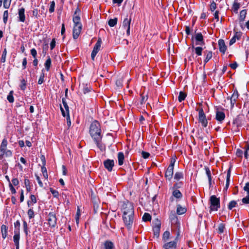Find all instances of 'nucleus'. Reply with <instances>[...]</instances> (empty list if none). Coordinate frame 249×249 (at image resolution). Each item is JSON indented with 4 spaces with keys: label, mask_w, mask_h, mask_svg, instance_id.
<instances>
[{
    "label": "nucleus",
    "mask_w": 249,
    "mask_h": 249,
    "mask_svg": "<svg viewBox=\"0 0 249 249\" xmlns=\"http://www.w3.org/2000/svg\"><path fill=\"white\" fill-rule=\"evenodd\" d=\"M89 134L93 139L101 137V129L98 121L95 120L92 122L89 127Z\"/></svg>",
    "instance_id": "nucleus-1"
},
{
    "label": "nucleus",
    "mask_w": 249,
    "mask_h": 249,
    "mask_svg": "<svg viewBox=\"0 0 249 249\" xmlns=\"http://www.w3.org/2000/svg\"><path fill=\"white\" fill-rule=\"evenodd\" d=\"M210 213H211L212 211H216L220 207V199L219 198H217L214 195H213L210 197Z\"/></svg>",
    "instance_id": "nucleus-2"
},
{
    "label": "nucleus",
    "mask_w": 249,
    "mask_h": 249,
    "mask_svg": "<svg viewBox=\"0 0 249 249\" xmlns=\"http://www.w3.org/2000/svg\"><path fill=\"white\" fill-rule=\"evenodd\" d=\"M123 214H134V207L133 204L128 201L124 202L123 206Z\"/></svg>",
    "instance_id": "nucleus-3"
},
{
    "label": "nucleus",
    "mask_w": 249,
    "mask_h": 249,
    "mask_svg": "<svg viewBox=\"0 0 249 249\" xmlns=\"http://www.w3.org/2000/svg\"><path fill=\"white\" fill-rule=\"evenodd\" d=\"M123 219L124 224L128 229L131 228L134 220V214L124 215Z\"/></svg>",
    "instance_id": "nucleus-4"
},
{
    "label": "nucleus",
    "mask_w": 249,
    "mask_h": 249,
    "mask_svg": "<svg viewBox=\"0 0 249 249\" xmlns=\"http://www.w3.org/2000/svg\"><path fill=\"white\" fill-rule=\"evenodd\" d=\"M194 36V45H203L205 44L204 40L202 34L201 33H196Z\"/></svg>",
    "instance_id": "nucleus-5"
},
{
    "label": "nucleus",
    "mask_w": 249,
    "mask_h": 249,
    "mask_svg": "<svg viewBox=\"0 0 249 249\" xmlns=\"http://www.w3.org/2000/svg\"><path fill=\"white\" fill-rule=\"evenodd\" d=\"M198 121L203 127H206L207 126L208 121L202 108L198 110Z\"/></svg>",
    "instance_id": "nucleus-6"
},
{
    "label": "nucleus",
    "mask_w": 249,
    "mask_h": 249,
    "mask_svg": "<svg viewBox=\"0 0 249 249\" xmlns=\"http://www.w3.org/2000/svg\"><path fill=\"white\" fill-rule=\"evenodd\" d=\"M47 220L51 227L54 228L55 227L57 219L55 213L53 212L49 213Z\"/></svg>",
    "instance_id": "nucleus-7"
},
{
    "label": "nucleus",
    "mask_w": 249,
    "mask_h": 249,
    "mask_svg": "<svg viewBox=\"0 0 249 249\" xmlns=\"http://www.w3.org/2000/svg\"><path fill=\"white\" fill-rule=\"evenodd\" d=\"M127 16L126 18H125L123 21V27L126 30V35L127 36L130 35V24L131 22V18L130 17L129 18H127Z\"/></svg>",
    "instance_id": "nucleus-8"
},
{
    "label": "nucleus",
    "mask_w": 249,
    "mask_h": 249,
    "mask_svg": "<svg viewBox=\"0 0 249 249\" xmlns=\"http://www.w3.org/2000/svg\"><path fill=\"white\" fill-rule=\"evenodd\" d=\"M82 28V25H74L72 32V36L73 39H76L79 36Z\"/></svg>",
    "instance_id": "nucleus-9"
},
{
    "label": "nucleus",
    "mask_w": 249,
    "mask_h": 249,
    "mask_svg": "<svg viewBox=\"0 0 249 249\" xmlns=\"http://www.w3.org/2000/svg\"><path fill=\"white\" fill-rule=\"evenodd\" d=\"M104 165L108 172H111L114 166V161L113 160L107 159L104 161Z\"/></svg>",
    "instance_id": "nucleus-10"
},
{
    "label": "nucleus",
    "mask_w": 249,
    "mask_h": 249,
    "mask_svg": "<svg viewBox=\"0 0 249 249\" xmlns=\"http://www.w3.org/2000/svg\"><path fill=\"white\" fill-rule=\"evenodd\" d=\"M192 49L193 50V52L195 51V53L196 54L197 56H200L202 55L203 48L201 47H195L194 45V36H192Z\"/></svg>",
    "instance_id": "nucleus-11"
},
{
    "label": "nucleus",
    "mask_w": 249,
    "mask_h": 249,
    "mask_svg": "<svg viewBox=\"0 0 249 249\" xmlns=\"http://www.w3.org/2000/svg\"><path fill=\"white\" fill-rule=\"evenodd\" d=\"M160 222L158 219H157V223L156 225L153 227V230L154 232V236L158 237L160 235Z\"/></svg>",
    "instance_id": "nucleus-12"
},
{
    "label": "nucleus",
    "mask_w": 249,
    "mask_h": 249,
    "mask_svg": "<svg viewBox=\"0 0 249 249\" xmlns=\"http://www.w3.org/2000/svg\"><path fill=\"white\" fill-rule=\"evenodd\" d=\"M172 196L170 197V200L171 201H173V197H175L177 199V201L179 199H180L182 197V194L180 192V191L178 190H172Z\"/></svg>",
    "instance_id": "nucleus-13"
},
{
    "label": "nucleus",
    "mask_w": 249,
    "mask_h": 249,
    "mask_svg": "<svg viewBox=\"0 0 249 249\" xmlns=\"http://www.w3.org/2000/svg\"><path fill=\"white\" fill-rule=\"evenodd\" d=\"M173 173L174 168L168 166L165 173V177L166 179L169 180H171L173 178Z\"/></svg>",
    "instance_id": "nucleus-14"
},
{
    "label": "nucleus",
    "mask_w": 249,
    "mask_h": 249,
    "mask_svg": "<svg viewBox=\"0 0 249 249\" xmlns=\"http://www.w3.org/2000/svg\"><path fill=\"white\" fill-rule=\"evenodd\" d=\"M18 18L19 21L24 22L25 20V8L21 7L18 10Z\"/></svg>",
    "instance_id": "nucleus-15"
},
{
    "label": "nucleus",
    "mask_w": 249,
    "mask_h": 249,
    "mask_svg": "<svg viewBox=\"0 0 249 249\" xmlns=\"http://www.w3.org/2000/svg\"><path fill=\"white\" fill-rule=\"evenodd\" d=\"M219 51L224 54L227 50V46L225 45V41L222 39H220L218 42Z\"/></svg>",
    "instance_id": "nucleus-16"
},
{
    "label": "nucleus",
    "mask_w": 249,
    "mask_h": 249,
    "mask_svg": "<svg viewBox=\"0 0 249 249\" xmlns=\"http://www.w3.org/2000/svg\"><path fill=\"white\" fill-rule=\"evenodd\" d=\"M60 110H61L62 116L63 117L66 118L67 124L68 126L69 127H70L71 125V119H70V113L66 114L64 108L62 107V106L61 105H60Z\"/></svg>",
    "instance_id": "nucleus-17"
},
{
    "label": "nucleus",
    "mask_w": 249,
    "mask_h": 249,
    "mask_svg": "<svg viewBox=\"0 0 249 249\" xmlns=\"http://www.w3.org/2000/svg\"><path fill=\"white\" fill-rule=\"evenodd\" d=\"M102 139V137L98 138H95L93 141L96 143L97 146L100 149V150L103 151L105 150V146L101 142Z\"/></svg>",
    "instance_id": "nucleus-18"
},
{
    "label": "nucleus",
    "mask_w": 249,
    "mask_h": 249,
    "mask_svg": "<svg viewBox=\"0 0 249 249\" xmlns=\"http://www.w3.org/2000/svg\"><path fill=\"white\" fill-rule=\"evenodd\" d=\"M177 248V241H171L164 244L163 248L164 249H176Z\"/></svg>",
    "instance_id": "nucleus-19"
},
{
    "label": "nucleus",
    "mask_w": 249,
    "mask_h": 249,
    "mask_svg": "<svg viewBox=\"0 0 249 249\" xmlns=\"http://www.w3.org/2000/svg\"><path fill=\"white\" fill-rule=\"evenodd\" d=\"M225 114L224 112L220 111H216L215 119L217 121L222 123L223 121L225 119Z\"/></svg>",
    "instance_id": "nucleus-20"
},
{
    "label": "nucleus",
    "mask_w": 249,
    "mask_h": 249,
    "mask_svg": "<svg viewBox=\"0 0 249 249\" xmlns=\"http://www.w3.org/2000/svg\"><path fill=\"white\" fill-rule=\"evenodd\" d=\"M233 124L235 125L237 128L242 125V119L240 115H238L233 120Z\"/></svg>",
    "instance_id": "nucleus-21"
},
{
    "label": "nucleus",
    "mask_w": 249,
    "mask_h": 249,
    "mask_svg": "<svg viewBox=\"0 0 249 249\" xmlns=\"http://www.w3.org/2000/svg\"><path fill=\"white\" fill-rule=\"evenodd\" d=\"M102 44V39L100 37H99L97 42L95 44L93 49L92 50V51H94L95 52H96L98 53L100 49L101 46Z\"/></svg>",
    "instance_id": "nucleus-22"
},
{
    "label": "nucleus",
    "mask_w": 249,
    "mask_h": 249,
    "mask_svg": "<svg viewBox=\"0 0 249 249\" xmlns=\"http://www.w3.org/2000/svg\"><path fill=\"white\" fill-rule=\"evenodd\" d=\"M186 211L187 210L185 207H182L180 204L177 205V213L178 214H183L186 212Z\"/></svg>",
    "instance_id": "nucleus-23"
},
{
    "label": "nucleus",
    "mask_w": 249,
    "mask_h": 249,
    "mask_svg": "<svg viewBox=\"0 0 249 249\" xmlns=\"http://www.w3.org/2000/svg\"><path fill=\"white\" fill-rule=\"evenodd\" d=\"M8 227L4 224L1 226V232L3 239H5L7 236Z\"/></svg>",
    "instance_id": "nucleus-24"
},
{
    "label": "nucleus",
    "mask_w": 249,
    "mask_h": 249,
    "mask_svg": "<svg viewBox=\"0 0 249 249\" xmlns=\"http://www.w3.org/2000/svg\"><path fill=\"white\" fill-rule=\"evenodd\" d=\"M104 249H114V244L110 241L107 240L104 242Z\"/></svg>",
    "instance_id": "nucleus-25"
},
{
    "label": "nucleus",
    "mask_w": 249,
    "mask_h": 249,
    "mask_svg": "<svg viewBox=\"0 0 249 249\" xmlns=\"http://www.w3.org/2000/svg\"><path fill=\"white\" fill-rule=\"evenodd\" d=\"M247 15V10L246 9L242 10L240 11L239 17L240 22L244 21Z\"/></svg>",
    "instance_id": "nucleus-26"
},
{
    "label": "nucleus",
    "mask_w": 249,
    "mask_h": 249,
    "mask_svg": "<svg viewBox=\"0 0 249 249\" xmlns=\"http://www.w3.org/2000/svg\"><path fill=\"white\" fill-rule=\"evenodd\" d=\"M169 219L173 224H176L178 222V218L175 212L171 213L169 215Z\"/></svg>",
    "instance_id": "nucleus-27"
},
{
    "label": "nucleus",
    "mask_w": 249,
    "mask_h": 249,
    "mask_svg": "<svg viewBox=\"0 0 249 249\" xmlns=\"http://www.w3.org/2000/svg\"><path fill=\"white\" fill-rule=\"evenodd\" d=\"M205 58L204 60V65H205L212 57L213 53L212 51H207L205 52Z\"/></svg>",
    "instance_id": "nucleus-28"
},
{
    "label": "nucleus",
    "mask_w": 249,
    "mask_h": 249,
    "mask_svg": "<svg viewBox=\"0 0 249 249\" xmlns=\"http://www.w3.org/2000/svg\"><path fill=\"white\" fill-rule=\"evenodd\" d=\"M124 157L123 152H120L118 154V164L121 166L124 163Z\"/></svg>",
    "instance_id": "nucleus-29"
},
{
    "label": "nucleus",
    "mask_w": 249,
    "mask_h": 249,
    "mask_svg": "<svg viewBox=\"0 0 249 249\" xmlns=\"http://www.w3.org/2000/svg\"><path fill=\"white\" fill-rule=\"evenodd\" d=\"M52 63V60L49 56L47 57V59L46 60L45 63H44V66L45 68V69L47 71H49L50 70L51 66Z\"/></svg>",
    "instance_id": "nucleus-30"
},
{
    "label": "nucleus",
    "mask_w": 249,
    "mask_h": 249,
    "mask_svg": "<svg viewBox=\"0 0 249 249\" xmlns=\"http://www.w3.org/2000/svg\"><path fill=\"white\" fill-rule=\"evenodd\" d=\"M72 20H73L74 25H82V24L80 22L81 18L80 17V15H73Z\"/></svg>",
    "instance_id": "nucleus-31"
},
{
    "label": "nucleus",
    "mask_w": 249,
    "mask_h": 249,
    "mask_svg": "<svg viewBox=\"0 0 249 249\" xmlns=\"http://www.w3.org/2000/svg\"><path fill=\"white\" fill-rule=\"evenodd\" d=\"M184 177L183 173L181 172H177L175 175L174 178L176 180H179L180 179H183Z\"/></svg>",
    "instance_id": "nucleus-32"
},
{
    "label": "nucleus",
    "mask_w": 249,
    "mask_h": 249,
    "mask_svg": "<svg viewBox=\"0 0 249 249\" xmlns=\"http://www.w3.org/2000/svg\"><path fill=\"white\" fill-rule=\"evenodd\" d=\"M20 221L18 220L16 222L14 223V233H20Z\"/></svg>",
    "instance_id": "nucleus-33"
},
{
    "label": "nucleus",
    "mask_w": 249,
    "mask_h": 249,
    "mask_svg": "<svg viewBox=\"0 0 249 249\" xmlns=\"http://www.w3.org/2000/svg\"><path fill=\"white\" fill-rule=\"evenodd\" d=\"M7 145V141L4 138L3 139L2 142L0 145V150L1 151L4 152L6 150V146Z\"/></svg>",
    "instance_id": "nucleus-34"
},
{
    "label": "nucleus",
    "mask_w": 249,
    "mask_h": 249,
    "mask_svg": "<svg viewBox=\"0 0 249 249\" xmlns=\"http://www.w3.org/2000/svg\"><path fill=\"white\" fill-rule=\"evenodd\" d=\"M117 21L118 18H115L113 19L111 18L108 20V25L110 27H113L117 24Z\"/></svg>",
    "instance_id": "nucleus-35"
},
{
    "label": "nucleus",
    "mask_w": 249,
    "mask_h": 249,
    "mask_svg": "<svg viewBox=\"0 0 249 249\" xmlns=\"http://www.w3.org/2000/svg\"><path fill=\"white\" fill-rule=\"evenodd\" d=\"M240 3H238L236 1H234V3H233L232 8L233 12L235 14L238 13V10L240 8Z\"/></svg>",
    "instance_id": "nucleus-36"
},
{
    "label": "nucleus",
    "mask_w": 249,
    "mask_h": 249,
    "mask_svg": "<svg viewBox=\"0 0 249 249\" xmlns=\"http://www.w3.org/2000/svg\"><path fill=\"white\" fill-rule=\"evenodd\" d=\"M44 77H45V73H44V70L42 69L41 70V73L40 75L39 78L38 80V84L39 85L42 84L44 82Z\"/></svg>",
    "instance_id": "nucleus-37"
},
{
    "label": "nucleus",
    "mask_w": 249,
    "mask_h": 249,
    "mask_svg": "<svg viewBox=\"0 0 249 249\" xmlns=\"http://www.w3.org/2000/svg\"><path fill=\"white\" fill-rule=\"evenodd\" d=\"M62 104H63V105L65 109V112L66 114L67 113H70V112H69V107L67 104V103L66 102V100L65 99V98H63L62 99Z\"/></svg>",
    "instance_id": "nucleus-38"
},
{
    "label": "nucleus",
    "mask_w": 249,
    "mask_h": 249,
    "mask_svg": "<svg viewBox=\"0 0 249 249\" xmlns=\"http://www.w3.org/2000/svg\"><path fill=\"white\" fill-rule=\"evenodd\" d=\"M142 218V220L144 222L150 221L151 220V216L149 213H145Z\"/></svg>",
    "instance_id": "nucleus-39"
},
{
    "label": "nucleus",
    "mask_w": 249,
    "mask_h": 249,
    "mask_svg": "<svg viewBox=\"0 0 249 249\" xmlns=\"http://www.w3.org/2000/svg\"><path fill=\"white\" fill-rule=\"evenodd\" d=\"M187 94L185 93L182 91H180L178 97V101L179 102H181L182 101L184 100Z\"/></svg>",
    "instance_id": "nucleus-40"
},
{
    "label": "nucleus",
    "mask_w": 249,
    "mask_h": 249,
    "mask_svg": "<svg viewBox=\"0 0 249 249\" xmlns=\"http://www.w3.org/2000/svg\"><path fill=\"white\" fill-rule=\"evenodd\" d=\"M27 81L25 79H22L21 80L20 85L19 86L20 89L24 91L26 89Z\"/></svg>",
    "instance_id": "nucleus-41"
},
{
    "label": "nucleus",
    "mask_w": 249,
    "mask_h": 249,
    "mask_svg": "<svg viewBox=\"0 0 249 249\" xmlns=\"http://www.w3.org/2000/svg\"><path fill=\"white\" fill-rule=\"evenodd\" d=\"M7 99L9 103H12L14 101V98L13 97V91H10L7 97Z\"/></svg>",
    "instance_id": "nucleus-42"
},
{
    "label": "nucleus",
    "mask_w": 249,
    "mask_h": 249,
    "mask_svg": "<svg viewBox=\"0 0 249 249\" xmlns=\"http://www.w3.org/2000/svg\"><path fill=\"white\" fill-rule=\"evenodd\" d=\"M24 184L25 185V187L26 188V190L28 192H30L31 191V186L30 184V180L28 178H25L24 179Z\"/></svg>",
    "instance_id": "nucleus-43"
},
{
    "label": "nucleus",
    "mask_w": 249,
    "mask_h": 249,
    "mask_svg": "<svg viewBox=\"0 0 249 249\" xmlns=\"http://www.w3.org/2000/svg\"><path fill=\"white\" fill-rule=\"evenodd\" d=\"M6 55H7V50H6V49L5 48L2 52L1 57L0 58V62L1 63H4L5 62Z\"/></svg>",
    "instance_id": "nucleus-44"
},
{
    "label": "nucleus",
    "mask_w": 249,
    "mask_h": 249,
    "mask_svg": "<svg viewBox=\"0 0 249 249\" xmlns=\"http://www.w3.org/2000/svg\"><path fill=\"white\" fill-rule=\"evenodd\" d=\"M20 233H14L13 240L14 243H19Z\"/></svg>",
    "instance_id": "nucleus-45"
},
{
    "label": "nucleus",
    "mask_w": 249,
    "mask_h": 249,
    "mask_svg": "<svg viewBox=\"0 0 249 249\" xmlns=\"http://www.w3.org/2000/svg\"><path fill=\"white\" fill-rule=\"evenodd\" d=\"M237 205V202L235 200L231 201L228 206L229 210H231L233 208L235 207Z\"/></svg>",
    "instance_id": "nucleus-46"
},
{
    "label": "nucleus",
    "mask_w": 249,
    "mask_h": 249,
    "mask_svg": "<svg viewBox=\"0 0 249 249\" xmlns=\"http://www.w3.org/2000/svg\"><path fill=\"white\" fill-rule=\"evenodd\" d=\"M204 169L206 172V175L208 177V180H211L212 179V176H211V172L209 169V168L207 166L204 167Z\"/></svg>",
    "instance_id": "nucleus-47"
},
{
    "label": "nucleus",
    "mask_w": 249,
    "mask_h": 249,
    "mask_svg": "<svg viewBox=\"0 0 249 249\" xmlns=\"http://www.w3.org/2000/svg\"><path fill=\"white\" fill-rule=\"evenodd\" d=\"M238 96H239V94H238V91L236 89H235L234 90L233 93H232V94L231 97V99L236 101L237 98H238Z\"/></svg>",
    "instance_id": "nucleus-48"
},
{
    "label": "nucleus",
    "mask_w": 249,
    "mask_h": 249,
    "mask_svg": "<svg viewBox=\"0 0 249 249\" xmlns=\"http://www.w3.org/2000/svg\"><path fill=\"white\" fill-rule=\"evenodd\" d=\"M182 186V183L181 182H177L174 184L172 187V190H178V189L181 188Z\"/></svg>",
    "instance_id": "nucleus-49"
},
{
    "label": "nucleus",
    "mask_w": 249,
    "mask_h": 249,
    "mask_svg": "<svg viewBox=\"0 0 249 249\" xmlns=\"http://www.w3.org/2000/svg\"><path fill=\"white\" fill-rule=\"evenodd\" d=\"M8 18V10L4 11L3 15V20L4 24H6L7 22Z\"/></svg>",
    "instance_id": "nucleus-50"
},
{
    "label": "nucleus",
    "mask_w": 249,
    "mask_h": 249,
    "mask_svg": "<svg viewBox=\"0 0 249 249\" xmlns=\"http://www.w3.org/2000/svg\"><path fill=\"white\" fill-rule=\"evenodd\" d=\"M225 229V225L224 224L221 223L219 225L218 228V232L219 234H221L224 232V230Z\"/></svg>",
    "instance_id": "nucleus-51"
},
{
    "label": "nucleus",
    "mask_w": 249,
    "mask_h": 249,
    "mask_svg": "<svg viewBox=\"0 0 249 249\" xmlns=\"http://www.w3.org/2000/svg\"><path fill=\"white\" fill-rule=\"evenodd\" d=\"M12 0H3V7L5 9H8L10 6Z\"/></svg>",
    "instance_id": "nucleus-52"
},
{
    "label": "nucleus",
    "mask_w": 249,
    "mask_h": 249,
    "mask_svg": "<svg viewBox=\"0 0 249 249\" xmlns=\"http://www.w3.org/2000/svg\"><path fill=\"white\" fill-rule=\"evenodd\" d=\"M50 192H51V193L52 194V195H53L54 197L57 198L58 197V196H59V193H58V192L57 190H54L52 188H50Z\"/></svg>",
    "instance_id": "nucleus-53"
},
{
    "label": "nucleus",
    "mask_w": 249,
    "mask_h": 249,
    "mask_svg": "<svg viewBox=\"0 0 249 249\" xmlns=\"http://www.w3.org/2000/svg\"><path fill=\"white\" fill-rule=\"evenodd\" d=\"M41 171L42 172L44 177L45 178H48V174H47V169L45 166H42L41 167Z\"/></svg>",
    "instance_id": "nucleus-54"
},
{
    "label": "nucleus",
    "mask_w": 249,
    "mask_h": 249,
    "mask_svg": "<svg viewBox=\"0 0 249 249\" xmlns=\"http://www.w3.org/2000/svg\"><path fill=\"white\" fill-rule=\"evenodd\" d=\"M54 7H55V2L54 1H52L50 2V6L49 8V12L50 13H53L54 11Z\"/></svg>",
    "instance_id": "nucleus-55"
},
{
    "label": "nucleus",
    "mask_w": 249,
    "mask_h": 249,
    "mask_svg": "<svg viewBox=\"0 0 249 249\" xmlns=\"http://www.w3.org/2000/svg\"><path fill=\"white\" fill-rule=\"evenodd\" d=\"M23 230L26 235L28 234V225L27 223L25 221H23Z\"/></svg>",
    "instance_id": "nucleus-56"
},
{
    "label": "nucleus",
    "mask_w": 249,
    "mask_h": 249,
    "mask_svg": "<svg viewBox=\"0 0 249 249\" xmlns=\"http://www.w3.org/2000/svg\"><path fill=\"white\" fill-rule=\"evenodd\" d=\"M29 219H32L34 217V212L32 209H30L27 212Z\"/></svg>",
    "instance_id": "nucleus-57"
},
{
    "label": "nucleus",
    "mask_w": 249,
    "mask_h": 249,
    "mask_svg": "<svg viewBox=\"0 0 249 249\" xmlns=\"http://www.w3.org/2000/svg\"><path fill=\"white\" fill-rule=\"evenodd\" d=\"M170 232L168 231H165L163 235V240L166 241L168 240L170 236Z\"/></svg>",
    "instance_id": "nucleus-58"
},
{
    "label": "nucleus",
    "mask_w": 249,
    "mask_h": 249,
    "mask_svg": "<svg viewBox=\"0 0 249 249\" xmlns=\"http://www.w3.org/2000/svg\"><path fill=\"white\" fill-rule=\"evenodd\" d=\"M216 8V4L213 1L210 5V10L211 11L213 12Z\"/></svg>",
    "instance_id": "nucleus-59"
},
{
    "label": "nucleus",
    "mask_w": 249,
    "mask_h": 249,
    "mask_svg": "<svg viewBox=\"0 0 249 249\" xmlns=\"http://www.w3.org/2000/svg\"><path fill=\"white\" fill-rule=\"evenodd\" d=\"M242 201L244 204H249V195H247L246 197L242 198Z\"/></svg>",
    "instance_id": "nucleus-60"
},
{
    "label": "nucleus",
    "mask_w": 249,
    "mask_h": 249,
    "mask_svg": "<svg viewBox=\"0 0 249 249\" xmlns=\"http://www.w3.org/2000/svg\"><path fill=\"white\" fill-rule=\"evenodd\" d=\"M31 54L34 57V58H36L37 52L35 48H33L31 50Z\"/></svg>",
    "instance_id": "nucleus-61"
},
{
    "label": "nucleus",
    "mask_w": 249,
    "mask_h": 249,
    "mask_svg": "<svg viewBox=\"0 0 249 249\" xmlns=\"http://www.w3.org/2000/svg\"><path fill=\"white\" fill-rule=\"evenodd\" d=\"M142 155L143 158L146 159L150 156V154L148 152L142 151Z\"/></svg>",
    "instance_id": "nucleus-62"
},
{
    "label": "nucleus",
    "mask_w": 249,
    "mask_h": 249,
    "mask_svg": "<svg viewBox=\"0 0 249 249\" xmlns=\"http://www.w3.org/2000/svg\"><path fill=\"white\" fill-rule=\"evenodd\" d=\"M9 187L10 188V190L12 194H15L16 193V190L13 187V185L11 183H10L9 184Z\"/></svg>",
    "instance_id": "nucleus-63"
},
{
    "label": "nucleus",
    "mask_w": 249,
    "mask_h": 249,
    "mask_svg": "<svg viewBox=\"0 0 249 249\" xmlns=\"http://www.w3.org/2000/svg\"><path fill=\"white\" fill-rule=\"evenodd\" d=\"M244 191L247 192V195H249V182H247L244 187Z\"/></svg>",
    "instance_id": "nucleus-64"
}]
</instances>
